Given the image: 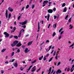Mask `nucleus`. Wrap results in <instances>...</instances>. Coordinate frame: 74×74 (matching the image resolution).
<instances>
[{
  "label": "nucleus",
  "mask_w": 74,
  "mask_h": 74,
  "mask_svg": "<svg viewBox=\"0 0 74 74\" xmlns=\"http://www.w3.org/2000/svg\"><path fill=\"white\" fill-rule=\"evenodd\" d=\"M3 34L4 35L6 36H5V38H7V37H8L9 36V34H8V33H7L6 32H4Z\"/></svg>",
  "instance_id": "1"
},
{
  "label": "nucleus",
  "mask_w": 74,
  "mask_h": 74,
  "mask_svg": "<svg viewBox=\"0 0 74 74\" xmlns=\"http://www.w3.org/2000/svg\"><path fill=\"white\" fill-rule=\"evenodd\" d=\"M27 23V21H25L24 22H20L19 23L20 25H26Z\"/></svg>",
  "instance_id": "2"
},
{
  "label": "nucleus",
  "mask_w": 74,
  "mask_h": 74,
  "mask_svg": "<svg viewBox=\"0 0 74 74\" xmlns=\"http://www.w3.org/2000/svg\"><path fill=\"white\" fill-rule=\"evenodd\" d=\"M47 11L50 14H51L53 12V10L49 9L47 10Z\"/></svg>",
  "instance_id": "3"
},
{
  "label": "nucleus",
  "mask_w": 74,
  "mask_h": 74,
  "mask_svg": "<svg viewBox=\"0 0 74 74\" xmlns=\"http://www.w3.org/2000/svg\"><path fill=\"white\" fill-rule=\"evenodd\" d=\"M62 73V71L60 70V69H58L56 72V74H58V73L60 74Z\"/></svg>",
  "instance_id": "4"
},
{
  "label": "nucleus",
  "mask_w": 74,
  "mask_h": 74,
  "mask_svg": "<svg viewBox=\"0 0 74 74\" xmlns=\"http://www.w3.org/2000/svg\"><path fill=\"white\" fill-rule=\"evenodd\" d=\"M16 47H20L21 46H22V44L20 42L18 43L16 45Z\"/></svg>",
  "instance_id": "5"
},
{
  "label": "nucleus",
  "mask_w": 74,
  "mask_h": 74,
  "mask_svg": "<svg viewBox=\"0 0 74 74\" xmlns=\"http://www.w3.org/2000/svg\"><path fill=\"white\" fill-rule=\"evenodd\" d=\"M40 22H38V30L37 31V32H38L40 31Z\"/></svg>",
  "instance_id": "6"
},
{
  "label": "nucleus",
  "mask_w": 74,
  "mask_h": 74,
  "mask_svg": "<svg viewBox=\"0 0 74 74\" xmlns=\"http://www.w3.org/2000/svg\"><path fill=\"white\" fill-rule=\"evenodd\" d=\"M5 15H6V18H8V10H7L6 11Z\"/></svg>",
  "instance_id": "7"
},
{
  "label": "nucleus",
  "mask_w": 74,
  "mask_h": 74,
  "mask_svg": "<svg viewBox=\"0 0 74 74\" xmlns=\"http://www.w3.org/2000/svg\"><path fill=\"white\" fill-rule=\"evenodd\" d=\"M8 10L10 11H11V12H12V11H14V10L12 9V8H11L10 7L8 8Z\"/></svg>",
  "instance_id": "8"
},
{
  "label": "nucleus",
  "mask_w": 74,
  "mask_h": 74,
  "mask_svg": "<svg viewBox=\"0 0 74 74\" xmlns=\"http://www.w3.org/2000/svg\"><path fill=\"white\" fill-rule=\"evenodd\" d=\"M18 40H15V41L13 42V44H14L15 45H16V44H18Z\"/></svg>",
  "instance_id": "9"
},
{
  "label": "nucleus",
  "mask_w": 74,
  "mask_h": 74,
  "mask_svg": "<svg viewBox=\"0 0 74 74\" xmlns=\"http://www.w3.org/2000/svg\"><path fill=\"white\" fill-rule=\"evenodd\" d=\"M33 43V41H31V42H28L27 44L28 46H29V45H30L32 44Z\"/></svg>",
  "instance_id": "10"
},
{
  "label": "nucleus",
  "mask_w": 74,
  "mask_h": 74,
  "mask_svg": "<svg viewBox=\"0 0 74 74\" xmlns=\"http://www.w3.org/2000/svg\"><path fill=\"white\" fill-rule=\"evenodd\" d=\"M52 47V45L50 46L49 47V49L48 50V49H47L46 50L47 51V52H48L51 49V47Z\"/></svg>",
  "instance_id": "11"
},
{
  "label": "nucleus",
  "mask_w": 74,
  "mask_h": 74,
  "mask_svg": "<svg viewBox=\"0 0 74 74\" xmlns=\"http://www.w3.org/2000/svg\"><path fill=\"white\" fill-rule=\"evenodd\" d=\"M67 8L66 7H65L64 8L63 11V12H66L67 11Z\"/></svg>",
  "instance_id": "12"
},
{
  "label": "nucleus",
  "mask_w": 74,
  "mask_h": 74,
  "mask_svg": "<svg viewBox=\"0 0 74 74\" xmlns=\"http://www.w3.org/2000/svg\"><path fill=\"white\" fill-rule=\"evenodd\" d=\"M48 3V1H45L43 3V4H45V3L47 4Z\"/></svg>",
  "instance_id": "13"
},
{
  "label": "nucleus",
  "mask_w": 74,
  "mask_h": 74,
  "mask_svg": "<svg viewBox=\"0 0 74 74\" xmlns=\"http://www.w3.org/2000/svg\"><path fill=\"white\" fill-rule=\"evenodd\" d=\"M14 66L16 67H18V63H17V62H16L14 64Z\"/></svg>",
  "instance_id": "14"
},
{
  "label": "nucleus",
  "mask_w": 74,
  "mask_h": 74,
  "mask_svg": "<svg viewBox=\"0 0 74 74\" xmlns=\"http://www.w3.org/2000/svg\"><path fill=\"white\" fill-rule=\"evenodd\" d=\"M28 50V49L27 48H26L24 51L25 52V53H27Z\"/></svg>",
  "instance_id": "15"
},
{
  "label": "nucleus",
  "mask_w": 74,
  "mask_h": 74,
  "mask_svg": "<svg viewBox=\"0 0 74 74\" xmlns=\"http://www.w3.org/2000/svg\"><path fill=\"white\" fill-rule=\"evenodd\" d=\"M69 27H71L69 28V29H72L73 28V26H72L71 24L70 25Z\"/></svg>",
  "instance_id": "16"
},
{
  "label": "nucleus",
  "mask_w": 74,
  "mask_h": 74,
  "mask_svg": "<svg viewBox=\"0 0 74 74\" xmlns=\"http://www.w3.org/2000/svg\"><path fill=\"white\" fill-rule=\"evenodd\" d=\"M11 13H10L8 15V19H10V18H11Z\"/></svg>",
  "instance_id": "17"
},
{
  "label": "nucleus",
  "mask_w": 74,
  "mask_h": 74,
  "mask_svg": "<svg viewBox=\"0 0 74 74\" xmlns=\"http://www.w3.org/2000/svg\"><path fill=\"white\" fill-rule=\"evenodd\" d=\"M42 58H43V56H42L41 57L39 58V60H41L42 59Z\"/></svg>",
  "instance_id": "18"
},
{
  "label": "nucleus",
  "mask_w": 74,
  "mask_h": 74,
  "mask_svg": "<svg viewBox=\"0 0 74 74\" xmlns=\"http://www.w3.org/2000/svg\"><path fill=\"white\" fill-rule=\"evenodd\" d=\"M14 37L15 39H18V37L16 36H14Z\"/></svg>",
  "instance_id": "19"
},
{
  "label": "nucleus",
  "mask_w": 74,
  "mask_h": 74,
  "mask_svg": "<svg viewBox=\"0 0 74 74\" xmlns=\"http://www.w3.org/2000/svg\"><path fill=\"white\" fill-rule=\"evenodd\" d=\"M36 61H37V60H34L33 62H32V64L35 63V62H36Z\"/></svg>",
  "instance_id": "20"
},
{
  "label": "nucleus",
  "mask_w": 74,
  "mask_h": 74,
  "mask_svg": "<svg viewBox=\"0 0 74 74\" xmlns=\"http://www.w3.org/2000/svg\"><path fill=\"white\" fill-rule=\"evenodd\" d=\"M52 3V2H49V5H48V7H50V6H51V4Z\"/></svg>",
  "instance_id": "21"
},
{
  "label": "nucleus",
  "mask_w": 74,
  "mask_h": 74,
  "mask_svg": "<svg viewBox=\"0 0 74 74\" xmlns=\"http://www.w3.org/2000/svg\"><path fill=\"white\" fill-rule=\"evenodd\" d=\"M36 68L33 69L31 70V71L32 72H34L36 71Z\"/></svg>",
  "instance_id": "22"
},
{
  "label": "nucleus",
  "mask_w": 74,
  "mask_h": 74,
  "mask_svg": "<svg viewBox=\"0 0 74 74\" xmlns=\"http://www.w3.org/2000/svg\"><path fill=\"white\" fill-rule=\"evenodd\" d=\"M53 57H52L49 60V62H51V61H52V60L53 59Z\"/></svg>",
  "instance_id": "23"
},
{
  "label": "nucleus",
  "mask_w": 74,
  "mask_h": 74,
  "mask_svg": "<svg viewBox=\"0 0 74 74\" xmlns=\"http://www.w3.org/2000/svg\"><path fill=\"white\" fill-rule=\"evenodd\" d=\"M56 35V33L55 32H54L52 36L53 37H54V36H55Z\"/></svg>",
  "instance_id": "24"
},
{
  "label": "nucleus",
  "mask_w": 74,
  "mask_h": 74,
  "mask_svg": "<svg viewBox=\"0 0 74 74\" xmlns=\"http://www.w3.org/2000/svg\"><path fill=\"white\" fill-rule=\"evenodd\" d=\"M32 66H33V65H32L29 67L28 69V71H29L30 70V69H31V68H32Z\"/></svg>",
  "instance_id": "25"
},
{
  "label": "nucleus",
  "mask_w": 74,
  "mask_h": 74,
  "mask_svg": "<svg viewBox=\"0 0 74 74\" xmlns=\"http://www.w3.org/2000/svg\"><path fill=\"white\" fill-rule=\"evenodd\" d=\"M12 47H15V45H15V44H14V43H12L11 44V45Z\"/></svg>",
  "instance_id": "26"
},
{
  "label": "nucleus",
  "mask_w": 74,
  "mask_h": 74,
  "mask_svg": "<svg viewBox=\"0 0 74 74\" xmlns=\"http://www.w3.org/2000/svg\"><path fill=\"white\" fill-rule=\"evenodd\" d=\"M29 8V5H27L26 6V9H28Z\"/></svg>",
  "instance_id": "27"
},
{
  "label": "nucleus",
  "mask_w": 74,
  "mask_h": 74,
  "mask_svg": "<svg viewBox=\"0 0 74 74\" xmlns=\"http://www.w3.org/2000/svg\"><path fill=\"white\" fill-rule=\"evenodd\" d=\"M71 21V17L69 19V23H70Z\"/></svg>",
  "instance_id": "28"
},
{
  "label": "nucleus",
  "mask_w": 74,
  "mask_h": 74,
  "mask_svg": "<svg viewBox=\"0 0 74 74\" xmlns=\"http://www.w3.org/2000/svg\"><path fill=\"white\" fill-rule=\"evenodd\" d=\"M65 5H66V3H64L62 5V7H64Z\"/></svg>",
  "instance_id": "29"
},
{
  "label": "nucleus",
  "mask_w": 74,
  "mask_h": 74,
  "mask_svg": "<svg viewBox=\"0 0 74 74\" xmlns=\"http://www.w3.org/2000/svg\"><path fill=\"white\" fill-rule=\"evenodd\" d=\"M73 69V68L72 67V68H71V72H72L74 71V69Z\"/></svg>",
  "instance_id": "30"
},
{
  "label": "nucleus",
  "mask_w": 74,
  "mask_h": 74,
  "mask_svg": "<svg viewBox=\"0 0 74 74\" xmlns=\"http://www.w3.org/2000/svg\"><path fill=\"white\" fill-rule=\"evenodd\" d=\"M14 55V52H12V54L11 55V56L12 57Z\"/></svg>",
  "instance_id": "31"
},
{
  "label": "nucleus",
  "mask_w": 74,
  "mask_h": 74,
  "mask_svg": "<svg viewBox=\"0 0 74 74\" xmlns=\"http://www.w3.org/2000/svg\"><path fill=\"white\" fill-rule=\"evenodd\" d=\"M5 50H6V49H3L2 50L1 52H4V51H5Z\"/></svg>",
  "instance_id": "32"
},
{
  "label": "nucleus",
  "mask_w": 74,
  "mask_h": 74,
  "mask_svg": "<svg viewBox=\"0 0 74 74\" xmlns=\"http://www.w3.org/2000/svg\"><path fill=\"white\" fill-rule=\"evenodd\" d=\"M26 25H23L21 26L22 27H23V28H24V29H25V28H26Z\"/></svg>",
  "instance_id": "33"
},
{
  "label": "nucleus",
  "mask_w": 74,
  "mask_h": 74,
  "mask_svg": "<svg viewBox=\"0 0 74 74\" xmlns=\"http://www.w3.org/2000/svg\"><path fill=\"white\" fill-rule=\"evenodd\" d=\"M51 70H52V67H51L50 68L49 71H50L51 72Z\"/></svg>",
  "instance_id": "34"
},
{
  "label": "nucleus",
  "mask_w": 74,
  "mask_h": 74,
  "mask_svg": "<svg viewBox=\"0 0 74 74\" xmlns=\"http://www.w3.org/2000/svg\"><path fill=\"white\" fill-rule=\"evenodd\" d=\"M63 30V28H61L60 30L59 31V32L60 33L62 30Z\"/></svg>",
  "instance_id": "35"
},
{
  "label": "nucleus",
  "mask_w": 74,
  "mask_h": 74,
  "mask_svg": "<svg viewBox=\"0 0 74 74\" xmlns=\"http://www.w3.org/2000/svg\"><path fill=\"white\" fill-rule=\"evenodd\" d=\"M40 70H41V68H39V69H38L36 71V72H37V73H38V72L39 71H40Z\"/></svg>",
  "instance_id": "36"
},
{
  "label": "nucleus",
  "mask_w": 74,
  "mask_h": 74,
  "mask_svg": "<svg viewBox=\"0 0 74 74\" xmlns=\"http://www.w3.org/2000/svg\"><path fill=\"white\" fill-rule=\"evenodd\" d=\"M60 63H61V62H58V64L57 65V66H58L60 65Z\"/></svg>",
  "instance_id": "37"
},
{
  "label": "nucleus",
  "mask_w": 74,
  "mask_h": 74,
  "mask_svg": "<svg viewBox=\"0 0 74 74\" xmlns=\"http://www.w3.org/2000/svg\"><path fill=\"white\" fill-rule=\"evenodd\" d=\"M68 17H69V15L68 14L65 17V19H66L67 18H68Z\"/></svg>",
  "instance_id": "38"
},
{
  "label": "nucleus",
  "mask_w": 74,
  "mask_h": 74,
  "mask_svg": "<svg viewBox=\"0 0 74 74\" xmlns=\"http://www.w3.org/2000/svg\"><path fill=\"white\" fill-rule=\"evenodd\" d=\"M20 70L21 71H22L23 70V68H22V67H21L20 68Z\"/></svg>",
  "instance_id": "39"
},
{
  "label": "nucleus",
  "mask_w": 74,
  "mask_h": 74,
  "mask_svg": "<svg viewBox=\"0 0 74 74\" xmlns=\"http://www.w3.org/2000/svg\"><path fill=\"white\" fill-rule=\"evenodd\" d=\"M16 28L15 27H14L13 30L15 31V30H16Z\"/></svg>",
  "instance_id": "40"
},
{
  "label": "nucleus",
  "mask_w": 74,
  "mask_h": 74,
  "mask_svg": "<svg viewBox=\"0 0 74 74\" xmlns=\"http://www.w3.org/2000/svg\"><path fill=\"white\" fill-rule=\"evenodd\" d=\"M74 43H73V44L71 45V46H70L69 47H73V45H74Z\"/></svg>",
  "instance_id": "41"
},
{
  "label": "nucleus",
  "mask_w": 74,
  "mask_h": 74,
  "mask_svg": "<svg viewBox=\"0 0 74 74\" xmlns=\"http://www.w3.org/2000/svg\"><path fill=\"white\" fill-rule=\"evenodd\" d=\"M14 32H15V31H14V30H13L11 31L10 33H12Z\"/></svg>",
  "instance_id": "42"
},
{
  "label": "nucleus",
  "mask_w": 74,
  "mask_h": 74,
  "mask_svg": "<svg viewBox=\"0 0 74 74\" xmlns=\"http://www.w3.org/2000/svg\"><path fill=\"white\" fill-rule=\"evenodd\" d=\"M55 54H56V51H54V54H53V56H55Z\"/></svg>",
  "instance_id": "43"
},
{
  "label": "nucleus",
  "mask_w": 74,
  "mask_h": 74,
  "mask_svg": "<svg viewBox=\"0 0 74 74\" xmlns=\"http://www.w3.org/2000/svg\"><path fill=\"white\" fill-rule=\"evenodd\" d=\"M46 58H45V56L43 58V60L45 61V60H46Z\"/></svg>",
  "instance_id": "44"
},
{
  "label": "nucleus",
  "mask_w": 74,
  "mask_h": 74,
  "mask_svg": "<svg viewBox=\"0 0 74 74\" xmlns=\"http://www.w3.org/2000/svg\"><path fill=\"white\" fill-rule=\"evenodd\" d=\"M59 53V51H58L56 52V54H58V55Z\"/></svg>",
  "instance_id": "45"
},
{
  "label": "nucleus",
  "mask_w": 74,
  "mask_h": 74,
  "mask_svg": "<svg viewBox=\"0 0 74 74\" xmlns=\"http://www.w3.org/2000/svg\"><path fill=\"white\" fill-rule=\"evenodd\" d=\"M20 18H21V16H19L18 17V20H19L20 19Z\"/></svg>",
  "instance_id": "46"
},
{
  "label": "nucleus",
  "mask_w": 74,
  "mask_h": 74,
  "mask_svg": "<svg viewBox=\"0 0 74 74\" xmlns=\"http://www.w3.org/2000/svg\"><path fill=\"white\" fill-rule=\"evenodd\" d=\"M20 49H18L17 50V52H20Z\"/></svg>",
  "instance_id": "47"
},
{
  "label": "nucleus",
  "mask_w": 74,
  "mask_h": 74,
  "mask_svg": "<svg viewBox=\"0 0 74 74\" xmlns=\"http://www.w3.org/2000/svg\"><path fill=\"white\" fill-rule=\"evenodd\" d=\"M64 32V31H62L61 32V33L60 34L61 35H62V34H63V32Z\"/></svg>",
  "instance_id": "48"
},
{
  "label": "nucleus",
  "mask_w": 74,
  "mask_h": 74,
  "mask_svg": "<svg viewBox=\"0 0 74 74\" xmlns=\"http://www.w3.org/2000/svg\"><path fill=\"white\" fill-rule=\"evenodd\" d=\"M70 69L69 67L68 68V69H67V71H70Z\"/></svg>",
  "instance_id": "49"
},
{
  "label": "nucleus",
  "mask_w": 74,
  "mask_h": 74,
  "mask_svg": "<svg viewBox=\"0 0 74 74\" xmlns=\"http://www.w3.org/2000/svg\"><path fill=\"white\" fill-rule=\"evenodd\" d=\"M25 47V46L24 45H22L21 46V47L22 48H24Z\"/></svg>",
  "instance_id": "50"
},
{
  "label": "nucleus",
  "mask_w": 74,
  "mask_h": 74,
  "mask_svg": "<svg viewBox=\"0 0 74 74\" xmlns=\"http://www.w3.org/2000/svg\"><path fill=\"white\" fill-rule=\"evenodd\" d=\"M50 16V15H49V14H48L47 15V18H49Z\"/></svg>",
  "instance_id": "51"
},
{
  "label": "nucleus",
  "mask_w": 74,
  "mask_h": 74,
  "mask_svg": "<svg viewBox=\"0 0 74 74\" xmlns=\"http://www.w3.org/2000/svg\"><path fill=\"white\" fill-rule=\"evenodd\" d=\"M12 37H13V35H11L9 37V38H12Z\"/></svg>",
  "instance_id": "52"
},
{
  "label": "nucleus",
  "mask_w": 74,
  "mask_h": 74,
  "mask_svg": "<svg viewBox=\"0 0 74 74\" xmlns=\"http://www.w3.org/2000/svg\"><path fill=\"white\" fill-rule=\"evenodd\" d=\"M14 60H15L14 59H12V60L11 62H14Z\"/></svg>",
  "instance_id": "53"
},
{
  "label": "nucleus",
  "mask_w": 74,
  "mask_h": 74,
  "mask_svg": "<svg viewBox=\"0 0 74 74\" xmlns=\"http://www.w3.org/2000/svg\"><path fill=\"white\" fill-rule=\"evenodd\" d=\"M24 9H25V7H24L23 8H22L21 11H22L23 10H24Z\"/></svg>",
  "instance_id": "54"
},
{
  "label": "nucleus",
  "mask_w": 74,
  "mask_h": 74,
  "mask_svg": "<svg viewBox=\"0 0 74 74\" xmlns=\"http://www.w3.org/2000/svg\"><path fill=\"white\" fill-rule=\"evenodd\" d=\"M34 5H32V9H34Z\"/></svg>",
  "instance_id": "55"
},
{
  "label": "nucleus",
  "mask_w": 74,
  "mask_h": 74,
  "mask_svg": "<svg viewBox=\"0 0 74 74\" xmlns=\"http://www.w3.org/2000/svg\"><path fill=\"white\" fill-rule=\"evenodd\" d=\"M54 19H56V18H57V16H54Z\"/></svg>",
  "instance_id": "56"
},
{
  "label": "nucleus",
  "mask_w": 74,
  "mask_h": 74,
  "mask_svg": "<svg viewBox=\"0 0 74 74\" xmlns=\"http://www.w3.org/2000/svg\"><path fill=\"white\" fill-rule=\"evenodd\" d=\"M44 44V42H43L41 43V44H40V46H41V45H43V44Z\"/></svg>",
  "instance_id": "57"
},
{
  "label": "nucleus",
  "mask_w": 74,
  "mask_h": 74,
  "mask_svg": "<svg viewBox=\"0 0 74 74\" xmlns=\"http://www.w3.org/2000/svg\"><path fill=\"white\" fill-rule=\"evenodd\" d=\"M58 56H56L55 57V59L56 60H58Z\"/></svg>",
  "instance_id": "58"
},
{
  "label": "nucleus",
  "mask_w": 74,
  "mask_h": 74,
  "mask_svg": "<svg viewBox=\"0 0 74 74\" xmlns=\"http://www.w3.org/2000/svg\"><path fill=\"white\" fill-rule=\"evenodd\" d=\"M47 42H49V40H47L46 41V43H47Z\"/></svg>",
  "instance_id": "59"
},
{
  "label": "nucleus",
  "mask_w": 74,
  "mask_h": 74,
  "mask_svg": "<svg viewBox=\"0 0 74 74\" xmlns=\"http://www.w3.org/2000/svg\"><path fill=\"white\" fill-rule=\"evenodd\" d=\"M8 61H6L5 62V63L6 64H8Z\"/></svg>",
  "instance_id": "60"
},
{
  "label": "nucleus",
  "mask_w": 74,
  "mask_h": 74,
  "mask_svg": "<svg viewBox=\"0 0 74 74\" xmlns=\"http://www.w3.org/2000/svg\"><path fill=\"white\" fill-rule=\"evenodd\" d=\"M4 73V71H1V74H3Z\"/></svg>",
  "instance_id": "61"
},
{
  "label": "nucleus",
  "mask_w": 74,
  "mask_h": 74,
  "mask_svg": "<svg viewBox=\"0 0 74 74\" xmlns=\"http://www.w3.org/2000/svg\"><path fill=\"white\" fill-rule=\"evenodd\" d=\"M21 34H19V36H18V37H19V38H20V37H21Z\"/></svg>",
  "instance_id": "62"
},
{
  "label": "nucleus",
  "mask_w": 74,
  "mask_h": 74,
  "mask_svg": "<svg viewBox=\"0 0 74 74\" xmlns=\"http://www.w3.org/2000/svg\"><path fill=\"white\" fill-rule=\"evenodd\" d=\"M53 11H56V8H55L53 9Z\"/></svg>",
  "instance_id": "63"
},
{
  "label": "nucleus",
  "mask_w": 74,
  "mask_h": 74,
  "mask_svg": "<svg viewBox=\"0 0 74 74\" xmlns=\"http://www.w3.org/2000/svg\"><path fill=\"white\" fill-rule=\"evenodd\" d=\"M62 38L61 37V36H60L59 38V40H60V39H61Z\"/></svg>",
  "instance_id": "64"
}]
</instances>
